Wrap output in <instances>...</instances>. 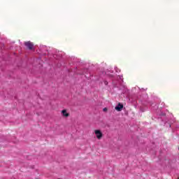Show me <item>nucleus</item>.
<instances>
[{
    "label": "nucleus",
    "instance_id": "f257e3e1",
    "mask_svg": "<svg viewBox=\"0 0 179 179\" xmlns=\"http://www.w3.org/2000/svg\"><path fill=\"white\" fill-rule=\"evenodd\" d=\"M94 134L99 140H100V139H101V138H103V133L101 132V130H99V129L94 130Z\"/></svg>",
    "mask_w": 179,
    "mask_h": 179
},
{
    "label": "nucleus",
    "instance_id": "f03ea898",
    "mask_svg": "<svg viewBox=\"0 0 179 179\" xmlns=\"http://www.w3.org/2000/svg\"><path fill=\"white\" fill-rule=\"evenodd\" d=\"M24 45H26L29 50H33V47H34V44L31 41L25 42Z\"/></svg>",
    "mask_w": 179,
    "mask_h": 179
},
{
    "label": "nucleus",
    "instance_id": "7ed1b4c3",
    "mask_svg": "<svg viewBox=\"0 0 179 179\" xmlns=\"http://www.w3.org/2000/svg\"><path fill=\"white\" fill-rule=\"evenodd\" d=\"M122 108H124V105L121 104V103H119L117 106L115 107L116 111H122Z\"/></svg>",
    "mask_w": 179,
    "mask_h": 179
},
{
    "label": "nucleus",
    "instance_id": "20e7f679",
    "mask_svg": "<svg viewBox=\"0 0 179 179\" xmlns=\"http://www.w3.org/2000/svg\"><path fill=\"white\" fill-rule=\"evenodd\" d=\"M62 114L63 117H65L66 118H68V117H69V113H68V112L65 109L62 110Z\"/></svg>",
    "mask_w": 179,
    "mask_h": 179
},
{
    "label": "nucleus",
    "instance_id": "39448f33",
    "mask_svg": "<svg viewBox=\"0 0 179 179\" xmlns=\"http://www.w3.org/2000/svg\"><path fill=\"white\" fill-rule=\"evenodd\" d=\"M107 110H108L107 108H103V111H107Z\"/></svg>",
    "mask_w": 179,
    "mask_h": 179
},
{
    "label": "nucleus",
    "instance_id": "423d86ee",
    "mask_svg": "<svg viewBox=\"0 0 179 179\" xmlns=\"http://www.w3.org/2000/svg\"><path fill=\"white\" fill-rule=\"evenodd\" d=\"M105 85H107V83H106V82L105 83Z\"/></svg>",
    "mask_w": 179,
    "mask_h": 179
},
{
    "label": "nucleus",
    "instance_id": "0eeeda50",
    "mask_svg": "<svg viewBox=\"0 0 179 179\" xmlns=\"http://www.w3.org/2000/svg\"><path fill=\"white\" fill-rule=\"evenodd\" d=\"M178 150H179V148H178Z\"/></svg>",
    "mask_w": 179,
    "mask_h": 179
},
{
    "label": "nucleus",
    "instance_id": "6e6552de",
    "mask_svg": "<svg viewBox=\"0 0 179 179\" xmlns=\"http://www.w3.org/2000/svg\"><path fill=\"white\" fill-rule=\"evenodd\" d=\"M178 179H179V178H178Z\"/></svg>",
    "mask_w": 179,
    "mask_h": 179
}]
</instances>
